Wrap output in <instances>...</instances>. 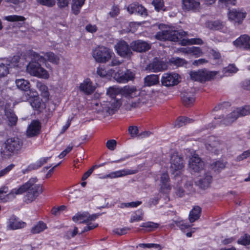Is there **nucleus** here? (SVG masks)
<instances>
[{
  "label": "nucleus",
  "instance_id": "f257e3e1",
  "mask_svg": "<svg viewBox=\"0 0 250 250\" xmlns=\"http://www.w3.org/2000/svg\"><path fill=\"white\" fill-rule=\"evenodd\" d=\"M37 178H31L19 188L13 189L12 193L17 195L26 192L25 201L27 203H31L43 191L42 185L37 184Z\"/></svg>",
  "mask_w": 250,
  "mask_h": 250
},
{
  "label": "nucleus",
  "instance_id": "f03ea898",
  "mask_svg": "<svg viewBox=\"0 0 250 250\" xmlns=\"http://www.w3.org/2000/svg\"><path fill=\"white\" fill-rule=\"evenodd\" d=\"M187 33L184 31H176L171 29L162 31L158 32L156 35V38L161 41H170L172 42L180 41V44L182 45L188 44H201L203 41L201 39H182L186 36Z\"/></svg>",
  "mask_w": 250,
  "mask_h": 250
},
{
  "label": "nucleus",
  "instance_id": "7ed1b4c3",
  "mask_svg": "<svg viewBox=\"0 0 250 250\" xmlns=\"http://www.w3.org/2000/svg\"><path fill=\"white\" fill-rule=\"evenodd\" d=\"M22 141L18 137H12L6 140L1 150V156L4 159H9L21 150Z\"/></svg>",
  "mask_w": 250,
  "mask_h": 250
},
{
  "label": "nucleus",
  "instance_id": "20e7f679",
  "mask_svg": "<svg viewBox=\"0 0 250 250\" xmlns=\"http://www.w3.org/2000/svg\"><path fill=\"white\" fill-rule=\"evenodd\" d=\"M92 56L97 62L105 63L111 59L112 51L104 46H98L93 50Z\"/></svg>",
  "mask_w": 250,
  "mask_h": 250
},
{
  "label": "nucleus",
  "instance_id": "39448f33",
  "mask_svg": "<svg viewBox=\"0 0 250 250\" xmlns=\"http://www.w3.org/2000/svg\"><path fill=\"white\" fill-rule=\"evenodd\" d=\"M217 74V71H209L207 70H200L191 71L189 75L192 80L203 83L213 80Z\"/></svg>",
  "mask_w": 250,
  "mask_h": 250
},
{
  "label": "nucleus",
  "instance_id": "423d86ee",
  "mask_svg": "<svg viewBox=\"0 0 250 250\" xmlns=\"http://www.w3.org/2000/svg\"><path fill=\"white\" fill-rule=\"evenodd\" d=\"M27 71L31 75L43 79H48L49 74L47 71L41 67V64L36 62H31L27 66Z\"/></svg>",
  "mask_w": 250,
  "mask_h": 250
},
{
  "label": "nucleus",
  "instance_id": "0eeeda50",
  "mask_svg": "<svg viewBox=\"0 0 250 250\" xmlns=\"http://www.w3.org/2000/svg\"><path fill=\"white\" fill-rule=\"evenodd\" d=\"M180 76L177 73H164L161 78V84L166 87L172 86L180 82Z\"/></svg>",
  "mask_w": 250,
  "mask_h": 250
},
{
  "label": "nucleus",
  "instance_id": "6e6552de",
  "mask_svg": "<svg viewBox=\"0 0 250 250\" xmlns=\"http://www.w3.org/2000/svg\"><path fill=\"white\" fill-rule=\"evenodd\" d=\"M170 163V169L173 172L181 170L184 167L183 158L177 152H174L171 154Z\"/></svg>",
  "mask_w": 250,
  "mask_h": 250
},
{
  "label": "nucleus",
  "instance_id": "1a4fd4ad",
  "mask_svg": "<svg viewBox=\"0 0 250 250\" xmlns=\"http://www.w3.org/2000/svg\"><path fill=\"white\" fill-rule=\"evenodd\" d=\"M115 49L117 54L123 58H128L131 56L132 53L131 48L128 43L124 41H119L115 45Z\"/></svg>",
  "mask_w": 250,
  "mask_h": 250
},
{
  "label": "nucleus",
  "instance_id": "9d476101",
  "mask_svg": "<svg viewBox=\"0 0 250 250\" xmlns=\"http://www.w3.org/2000/svg\"><path fill=\"white\" fill-rule=\"evenodd\" d=\"M204 166L203 161L197 155L193 156L189 160L188 167L191 173L200 172Z\"/></svg>",
  "mask_w": 250,
  "mask_h": 250
},
{
  "label": "nucleus",
  "instance_id": "9b49d317",
  "mask_svg": "<svg viewBox=\"0 0 250 250\" xmlns=\"http://www.w3.org/2000/svg\"><path fill=\"white\" fill-rule=\"evenodd\" d=\"M135 78V73L130 70H127L124 73L119 70L115 74L114 78L120 83H125L133 80Z\"/></svg>",
  "mask_w": 250,
  "mask_h": 250
},
{
  "label": "nucleus",
  "instance_id": "f8f14e48",
  "mask_svg": "<svg viewBox=\"0 0 250 250\" xmlns=\"http://www.w3.org/2000/svg\"><path fill=\"white\" fill-rule=\"evenodd\" d=\"M233 44L239 49L250 50V37L246 34L241 35L233 41Z\"/></svg>",
  "mask_w": 250,
  "mask_h": 250
},
{
  "label": "nucleus",
  "instance_id": "ddd939ff",
  "mask_svg": "<svg viewBox=\"0 0 250 250\" xmlns=\"http://www.w3.org/2000/svg\"><path fill=\"white\" fill-rule=\"evenodd\" d=\"M41 129V124L38 120H33L29 125L26 130L28 137H33L39 135Z\"/></svg>",
  "mask_w": 250,
  "mask_h": 250
},
{
  "label": "nucleus",
  "instance_id": "4468645a",
  "mask_svg": "<svg viewBox=\"0 0 250 250\" xmlns=\"http://www.w3.org/2000/svg\"><path fill=\"white\" fill-rule=\"evenodd\" d=\"M102 111L109 114H112L119 106V103L116 99H111L110 101L104 102L101 104Z\"/></svg>",
  "mask_w": 250,
  "mask_h": 250
},
{
  "label": "nucleus",
  "instance_id": "2eb2a0df",
  "mask_svg": "<svg viewBox=\"0 0 250 250\" xmlns=\"http://www.w3.org/2000/svg\"><path fill=\"white\" fill-rule=\"evenodd\" d=\"M98 216L96 214L90 215L87 212H85L77 213L73 217L72 220L75 222L79 221L80 223H88L90 221L95 220Z\"/></svg>",
  "mask_w": 250,
  "mask_h": 250
},
{
  "label": "nucleus",
  "instance_id": "dca6fc26",
  "mask_svg": "<svg viewBox=\"0 0 250 250\" xmlns=\"http://www.w3.org/2000/svg\"><path fill=\"white\" fill-rule=\"evenodd\" d=\"M15 83L18 88L26 91V92L24 93V95L22 98V100L23 101L28 100L29 95L31 93L30 91L29 92L27 91V90L30 88V86L29 82L23 79H20L16 80Z\"/></svg>",
  "mask_w": 250,
  "mask_h": 250
},
{
  "label": "nucleus",
  "instance_id": "f3484780",
  "mask_svg": "<svg viewBox=\"0 0 250 250\" xmlns=\"http://www.w3.org/2000/svg\"><path fill=\"white\" fill-rule=\"evenodd\" d=\"M132 50L139 52H145L150 48V45L147 42L142 40L133 41L130 43Z\"/></svg>",
  "mask_w": 250,
  "mask_h": 250
},
{
  "label": "nucleus",
  "instance_id": "a211bd4d",
  "mask_svg": "<svg viewBox=\"0 0 250 250\" xmlns=\"http://www.w3.org/2000/svg\"><path fill=\"white\" fill-rule=\"evenodd\" d=\"M181 98L183 103L185 106L191 105L195 101L194 90H187L182 92Z\"/></svg>",
  "mask_w": 250,
  "mask_h": 250
},
{
  "label": "nucleus",
  "instance_id": "6ab92c4d",
  "mask_svg": "<svg viewBox=\"0 0 250 250\" xmlns=\"http://www.w3.org/2000/svg\"><path fill=\"white\" fill-rule=\"evenodd\" d=\"M167 68V65L166 63L155 58L152 63L147 65L146 69L153 72H157L166 70Z\"/></svg>",
  "mask_w": 250,
  "mask_h": 250
},
{
  "label": "nucleus",
  "instance_id": "aec40b11",
  "mask_svg": "<svg viewBox=\"0 0 250 250\" xmlns=\"http://www.w3.org/2000/svg\"><path fill=\"white\" fill-rule=\"evenodd\" d=\"M200 2L195 0H182V8L184 10L197 11L200 9Z\"/></svg>",
  "mask_w": 250,
  "mask_h": 250
},
{
  "label": "nucleus",
  "instance_id": "412c9836",
  "mask_svg": "<svg viewBox=\"0 0 250 250\" xmlns=\"http://www.w3.org/2000/svg\"><path fill=\"white\" fill-rule=\"evenodd\" d=\"M246 13L242 12L236 9H232L228 14L230 20L238 23L241 22L246 17Z\"/></svg>",
  "mask_w": 250,
  "mask_h": 250
},
{
  "label": "nucleus",
  "instance_id": "4be33fe9",
  "mask_svg": "<svg viewBox=\"0 0 250 250\" xmlns=\"http://www.w3.org/2000/svg\"><path fill=\"white\" fill-rule=\"evenodd\" d=\"M212 181V176L209 172H206L201 176L198 181V186L200 188L206 189L208 188Z\"/></svg>",
  "mask_w": 250,
  "mask_h": 250
},
{
  "label": "nucleus",
  "instance_id": "5701e85b",
  "mask_svg": "<svg viewBox=\"0 0 250 250\" xmlns=\"http://www.w3.org/2000/svg\"><path fill=\"white\" fill-rule=\"evenodd\" d=\"M122 91L123 94L129 99L137 97L139 94V91L133 86H125L122 88Z\"/></svg>",
  "mask_w": 250,
  "mask_h": 250
},
{
  "label": "nucleus",
  "instance_id": "b1692460",
  "mask_svg": "<svg viewBox=\"0 0 250 250\" xmlns=\"http://www.w3.org/2000/svg\"><path fill=\"white\" fill-rule=\"evenodd\" d=\"M127 11L130 13H137L142 16H146V9L142 5L134 3L130 5L127 7Z\"/></svg>",
  "mask_w": 250,
  "mask_h": 250
},
{
  "label": "nucleus",
  "instance_id": "393cba45",
  "mask_svg": "<svg viewBox=\"0 0 250 250\" xmlns=\"http://www.w3.org/2000/svg\"><path fill=\"white\" fill-rule=\"evenodd\" d=\"M25 224L24 222L19 221L17 218L12 215L9 219L8 226L11 229H16L23 228Z\"/></svg>",
  "mask_w": 250,
  "mask_h": 250
},
{
  "label": "nucleus",
  "instance_id": "a878e982",
  "mask_svg": "<svg viewBox=\"0 0 250 250\" xmlns=\"http://www.w3.org/2000/svg\"><path fill=\"white\" fill-rule=\"evenodd\" d=\"M169 176L167 173H163L161 176L160 190L163 192H167L170 189L169 185Z\"/></svg>",
  "mask_w": 250,
  "mask_h": 250
},
{
  "label": "nucleus",
  "instance_id": "bb28decb",
  "mask_svg": "<svg viewBox=\"0 0 250 250\" xmlns=\"http://www.w3.org/2000/svg\"><path fill=\"white\" fill-rule=\"evenodd\" d=\"M80 89L81 91L88 95L93 92L95 90V87L92 85V82L89 79H86L80 84Z\"/></svg>",
  "mask_w": 250,
  "mask_h": 250
},
{
  "label": "nucleus",
  "instance_id": "cd10ccee",
  "mask_svg": "<svg viewBox=\"0 0 250 250\" xmlns=\"http://www.w3.org/2000/svg\"><path fill=\"white\" fill-rule=\"evenodd\" d=\"M159 83V78L157 75H149L144 78V85L151 86Z\"/></svg>",
  "mask_w": 250,
  "mask_h": 250
},
{
  "label": "nucleus",
  "instance_id": "c85d7f7f",
  "mask_svg": "<svg viewBox=\"0 0 250 250\" xmlns=\"http://www.w3.org/2000/svg\"><path fill=\"white\" fill-rule=\"evenodd\" d=\"M239 117V114L236 109L229 114L226 118L224 119L221 121V123L226 125H229Z\"/></svg>",
  "mask_w": 250,
  "mask_h": 250
},
{
  "label": "nucleus",
  "instance_id": "c756f323",
  "mask_svg": "<svg viewBox=\"0 0 250 250\" xmlns=\"http://www.w3.org/2000/svg\"><path fill=\"white\" fill-rule=\"evenodd\" d=\"M201 213V208L199 206H195L190 211L189 214V221L190 223L194 222L199 219Z\"/></svg>",
  "mask_w": 250,
  "mask_h": 250
},
{
  "label": "nucleus",
  "instance_id": "7c9ffc66",
  "mask_svg": "<svg viewBox=\"0 0 250 250\" xmlns=\"http://www.w3.org/2000/svg\"><path fill=\"white\" fill-rule=\"evenodd\" d=\"M127 103L125 108L127 110H131L133 108H137L140 106L142 104H144V102L142 101L140 97H137L136 99L133 100L129 99Z\"/></svg>",
  "mask_w": 250,
  "mask_h": 250
},
{
  "label": "nucleus",
  "instance_id": "2f4dec72",
  "mask_svg": "<svg viewBox=\"0 0 250 250\" xmlns=\"http://www.w3.org/2000/svg\"><path fill=\"white\" fill-rule=\"evenodd\" d=\"M133 172L130 170H119L115 172H111V173L107 175L106 178H115L120 177H122L125 175L131 174Z\"/></svg>",
  "mask_w": 250,
  "mask_h": 250
},
{
  "label": "nucleus",
  "instance_id": "473e14b6",
  "mask_svg": "<svg viewBox=\"0 0 250 250\" xmlns=\"http://www.w3.org/2000/svg\"><path fill=\"white\" fill-rule=\"evenodd\" d=\"M46 229L47 226L46 224L42 221H39L32 228L31 232L33 234H37L43 231Z\"/></svg>",
  "mask_w": 250,
  "mask_h": 250
},
{
  "label": "nucleus",
  "instance_id": "72a5a7b5",
  "mask_svg": "<svg viewBox=\"0 0 250 250\" xmlns=\"http://www.w3.org/2000/svg\"><path fill=\"white\" fill-rule=\"evenodd\" d=\"M36 87L41 91L42 97L46 98H49V93L47 86L42 82H37L36 83Z\"/></svg>",
  "mask_w": 250,
  "mask_h": 250
},
{
  "label": "nucleus",
  "instance_id": "f704fd0d",
  "mask_svg": "<svg viewBox=\"0 0 250 250\" xmlns=\"http://www.w3.org/2000/svg\"><path fill=\"white\" fill-rule=\"evenodd\" d=\"M85 0H73L72 4V10L73 13L77 15L79 12L81 8L84 4Z\"/></svg>",
  "mask_w": 250,
  "mask_h": 250
},
{
  "label": "nucleus",
  "instance_id": "c9c22d12",
  "mask_svg": "<svg viewBox=\"0 0 250 250\" xmlns=\"http://www.w3.org/2000/svg\"><path fill=\"white\" fill-rule=\"evenodd\" d=\"M121 90L117 86H113L109 87L106 91V95L109 96L111 99H115L116 96L120 93Z\"/></svg>",
  "mask_w": 250,
  "mask_h": 250
},
{
  "label": "nucleus",
  "instance_id": "e433bc0d",
  "mask_svg": "<svg viewBox=\"0 0 250 250\" xmlns=\"http://www.w3.org/2000/svg\"><path fill=\"white\" fill-rule=\"evenodd\" d=\"M226 167V163L221 160L216 161L210 165V168L214 171H218L224 169Z\"/></svg>",
  "mask_w": 250,
  "mask_h": 250
},
{
  "label": "nucleus",
  "instance_id": "4c0bfd02",
  "mask_svg": "<svg viewBox=\"0 0 250 250\" xmlns=\"http://www.w3.org/2000/svg\"><path fill=\"white\" fill-rule=\"evenodd\" d=\"M46 60H47L51 63L57 64L60 62V57L51 52H47L45 54Z\"/></svg>",
  "mask_w": 250,
  "mask_h": 250
},
{
  "label": "nucleus",
  "instance_id": "58836bf2",
  "mask_svg": "<svg viewBox=\"0 0 250 250\" xmlns=\"http://www.w3.org/2000/svg\"><path fill=\"white\" fill-rule=\"evenodd\" d=\"M5 115L8 119L10 125H14L16 124L18 118L13 111H6L5 112Z\"/></svg>",
  "mask_w": 250,
  "mask_h": 250
},
{
  "label": "nucleus",
  "instance_id": "ea45409f",
  "mask_svg": "<svg viewBox=\"0 0 250 250\" xmlns=\"http://www.w3.org/2000/svg\"><path fill=\"white\" fill-rule=\"evenodd\" d=\"M192 121V119H188L185 117H179L176 121L174 125L175 126L180 127Z\"/></svg>",
  "mask_w": 250,
  "mask_h": 250
},
{
  "label": "nucleus",
  "instance_id": "a19ab883",
  "mask_svg": "<svg viewBox=\"0 0 250 250\" xmlns=\"http://www.w3.org/2000/svg\"><path fill=\"white\" fill-rule=\"evenodd\" d=\"M5 64L3 63H0V77H3L6 76L9 73V68L11 67L12 64Z\"/></svg>",
  "mask_w": 250,
  "mask_h": 250
},
{
  "label": "nucleus",
  "instance_id": "79ce46f5",
  "mask_svg": "<svg viewBox=\"0 0 250 250\" xmlns=\"http://www.w3.org/2000/svg\"><path fill=\"white\" fill-rule=\"evenodd\" d=\"M240 117L250 114V105H245L243 107L236 109Z\"/></svg>",
  "mask_w": 250,
  "mask_h": 250
},
{
  "label": "nucleus",
  "instance_id": "37998d69",
  "mask_svg": "<svg viewBox=\"0 0 250 250\" xmlns=\"http://www.w3.org/2000/svg\"><path fill=\"white\" fill-rule=\"evenodd\" d=\"M5 19L9 21L14 22V21H22L23 22L25 20L24 17L18 15H11L6 16Z\"/></svg>",
  "mask_w": 250,
  "mask_h": 250
},
{
  "label": "nucleus",
  "instance_id": "c03bdc74",
  "mask_svg": "<svg viewBox=\"0 0 250 250\" xmlns=\"http://www.w3.org/2000/svg\"><path fill=\"white\" fill-rule=\"evenodd\" d=\"M141 227L148 228L149 231H152L157 229L159 227V224L152 222H147L143 223Z\"/></svg>",
  "mask_w": 250,
  "mask_h": 250
},
{
  "label": "nucleus",
  "instance_id": "a18cd8bd",
  "mask_svg": "<svg viewBox=\"0 0 250 250\" xmlns=\"http://www.w3.org/2000/svg\"><path fill=\"white\" fill-rule=\"evenodd\" d=\"M33 61L32 62H39L40 64L41 63H45L46 62V58L45 56H42L38 53L34 52L33 54Z\"/></svg>",
  "mask_w": 250,
  "mask_h": 250
},
{
  "label": "nucleus",
  "instance_id": "49530a36",
  "mask_svg": "<svg viewBox=\"0 0 250 250\" xmlns=\"http://www.w3.org/2000/svg\"><path fill=\"white\" fill-rule=\"evenodd\" d=\"M128 131L132 138L138 137L139 134V129L136 126H129L128 127Z\"/></svg>",
  "mask_w": 250,
  "mask_h": 250
},
{
  "label": "nucleus",
  "instance_id": "de8ad7c7",
  "mask_svg": "<svg viewBox=\"0 0 250 250\" xmlns=\"http://www.w3.org/2000/svg\"><path fill=\"white\" fill-rule=\"evenodd\" d=\"M141 204L142 202L139 201L132 202L130 203H123L121 204V208H135L140 205Z\"/></svg>",
  "mask_w": 250,
  "mask_h": 250
},
{
  "label": "nucleus",
  "instance_id": "09e8293b",
  "mask_svg": "<svg viewBox=\"0 0 250 250\" xmlns=\"http://www.w3.org/2000/svg\"><path fill=\"white\" fill-rule=\"evenodd\" d=\"M152 3L157 11L162 9L164 6L163 0H153Z\"/></svg>",
  "mask_w": 250,
  "mask_h": 250
},
{
  "label": "nucleus",
  "instance_id": "8fccbe9b",
  "mask_svg": "<svg viewBox=\"0 0 250 250\" xmlns=\"http://www.w3.org/2000/svg\"><path fill=\"white\" fill-rule=\"evenodd\" d=\"M210 27L213 30H220L223 28V24L220 21H216L210 22Z\"/></svg>",
  "mask_w": 250,
  "mask_h": 250
},
{
  "label": "nucleus",
  "instance_id": "3c124183",
  "mask_svg": "<svg viewBox=\"0 0 250 250\" xmlns=\"http://www.w3.org/2000/svg\"><path fill=\"white\" fill-rule=\"evenodd\" d=\"M170 62L177 66H183L186 63L185 60L179 58H172L170 60Z\"/></svg>",
  "mask_w": 250,
  "mask_h": 250
},
{
  "label": "nucleus",
  "instance_id": "603ef678",
  "mask_svg": "<svg viewBox=\"0 0 250 250\" xmlns=\"http://www.w3.org/2000/svg\"><path fill=\"white\" fill-rule=\"evenodd\" d=\"M37 2L42 5L52 7L55 4V0H36Z\"/></svg>",
  "mask_w": 250,
  "mask_h": 250
},
{
  "label": "nucleus",
  "instance_id": "864d4df0",
  "mask_svg": "<svg viewBox=\"0 0 250 250\" xmlns=\"http://www.w3.org/2000/svg\"><path fill=\"white\" fill-rule=\"evenodd\" d=\"M239 244L247 245L250 244V235L245 234L238 241Z\"/></svg>",
  "mask_w": 250,
  "mask_h": 250
},
{
  "label": "nucleus",
  "instance_id": "5fc2aeb1",
  "mask_svg": "<svg viewBox=\"0 0 250 250\" xmlns=\"http://www.w3.org/2000/svg\"><path fill=\"white\" fill-rule=\"evenodd\" d=\"M51 158V157H47L41 158L38 162H37L35 167L34 168H38L42 167L43 165L47 162Z\"/></svg>",
  "mask_w": 250,
  "mask_h": 250
},
{
  "label": "nucleus",
  "instance_id": "6e6d98bb",
  "mask_svg": "<svg viewBox=\"0 0 250 250\" xmlns=\"http://www.w3.org/2000/svg\"><path fill=\"white\" fill-rule=\"evenodd\" d=\"M33 96H34V100L30 102V104L33 108L38 109L41 105L39 98L37 97L36 95H34Z\"/></svg>",
  "mask_w": 250,
  "mask_h": 250
},
{
  "label": "nucleus",
  "instance_id": "4d7b16f0",
  "mask_svg": "<svg viewBox=\"0 0 250 250\" xmlns=\"http://www.w3.org/2000/svg\"><path fill=\"white\" fill-rule=\"evenodd\" d=\"M117 142L115 140H109L106 143V146L110 150H114L116 146Z\"/></svg>",
  "mask_w": 250,
  "mask_h": 250
},
{
  "label": "nucleus",
  "instance_id": "13d9d810",
  "mask_svg": "<svg viewBox=\"0 0 250 250\" xmlns=\"http://www.w3.org/2000/svg\"><path fill=\"white\" fill-rule=\"evenodd\" d=\"M130 230L128 228H124L122 229H114L113 232L119 235H122L127 233L128 230Z\"/></svg>",
  "mask_w": 250,
  "mask_h": 250
},
{
  "label": "nucleus",
  "instance_id": "bf43d9fd",
  "mask_svg": "<svg viewBox=\"0 0 250 250\" xmlns=\"http://www.w3.org/2000/svg\"><path fill=\"white\" fill-rule=\"evenodd\" d=\"M97 167H98V166L97 165H95L91 167L89 169H88L86 172L84 173L82 178V180L83 181L86 180L91 174L94 169Z\"/></svg>",
  "mask_w": 250,
  "mask_h": 250
},
{
  "label": "nucleus",
  "instance_id": "052dcab7",
  "mask_svg": "<svg viewBox=\"0 0 250 250\" xmlns=\"http://www.w3.org/2000/svg\"><path fill=\"white\" fill-rule=\"evenodd\" d=\"M70 0H57V5L61 8L68 6Z\"/></svg>",
  "mask_w": 250,
  "mask_h": 250
},
{
  "label": "nucleus",
  "instance_id": "680f3d73",
  "mask_svg": "<svg viewBox=\"0 0 250 250\" xmlns=\"http://www.w3.org/2000/svg\"><path fill=\"white\" fill-rule=\"evenodd\" d=\"M14 167H15V165L14 164H10V165L8 166L5 168L0 170V177L5 175L6 173H7L8 172H9Z\"/></svg>",
  "mask_w": 250,
  "mask_h": 250
},
{
  "label": "nucleus",
  "instance_id": "e2e57ef3",
  "mask_svg": "<svg viewBox=\"0 0 250 250\" xmlns=\"http://www.w3.org/2000/svg\"><path fill=\"white\" fill-rule=\"evenodd\" d=\"M230 106V104L229 102H224L222 104H219L218 105L216 106L214 108L213 110L218 111L221 109L223 110L224 108Z\"/></svg>",
  "mask_w": 250,
  "mask_h": 250
},
{
  "label": "nucleus",
  "instance_id": "0e129e2a",
  "mask_svg": "<svg viewBox=\"0 0 250 250\" xmlns=\"http://www.w3.org/2000/svg\"><path fill=\"white\" fill-rule=\"evenodd\" d=\"M250 156V150H248L244 151L242 154L240 155L237 157V161H241L246 159L247 157Z\"/></svg>",
  "mask_w": 250,
  "mask_h": 250
},
{
  "label": "nucleus",
  "instance_id": "69168bd1",
  "mask_svg": "<svg viewBox=\"0 0 250 250\" xmlns=\"http://www.w3.org/2000/svg\"><path fill=\"white\" fill-rule=\"evenodd\" d=\"M143 213L141 215L134 214L131 217L130 222H138L143 220Z\"/></svg>",
  "mask_w": 250,
  "mask_h": 250
},
{
  "label": "nucleus",
  "instance_id": "338daca9",
  "mask_svg": "<svg viewBox=\"0 0 250 250\" xmlns=\"http://www.w3.org/2000/svg\"><path fill=\"white\" fill-rule=\"evenodd\" d=\"M225 69L226 72H230L231 73H236L238 70V69L233 64L229 65L225 68Z\"/></svg>",
  "mask_w": 250,
  "mask_h": 250
},
{
  "label": "nucleus",
  "instance_id": "774afa93",
  "mask_svg": "<svg viewBox=\"0 0 250 250\" xmlns=\"http://www.w3.org/2000/svg\"><path fill=\"white\" fill-rule=\"evenodd\" d=\"M191 52L197 57H199L202 55V50L199 47H193L191 49Z\"/></svg>",
  "mask_w": 250,
  "mask_h": 250
}]
</instances>
